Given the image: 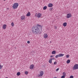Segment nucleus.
<instances>
[{
	"instance_id": "nucleus-15",
	"label": "nucleus",
	"mask_w": 78,
	"mask_h": 78,
	"mask_svg": "<svg viewBox=\"0 0 78 78\" xmlns=\"http://www.w3.org/2000/svg\"><path fill=\"white\" fill-rule=\"evenodd\" d=\"M60 57H62L64 55L62 54H59Z\"/></svg>"
},
{
	"instance_id": "nucleus-16",
	"label": "nucleus",
	"mask_w": 78,
	"mask_h": 78,
	"mask_svg": "<svg viewBox=\"0 0 78 78\" xmlns=\"http://www.w3.org/2000/svg\"><path fill=\"white\" fill-rule=\"evenodd\" d=\"M70 62V59H69L67 61V64H69Z\"/></svg>"
},
{
	"instance_id": "nucleus-6",
	"label": "nucleus",
	"mask_w": 78,
	"mask_h": 78,
	"mask_svg": "<svg viewBox=\"0 0 78 78\" xmlns=\"http://www.w3.org/2000/svg\"><path fill=\"white\" fill-rule=\"evenodd\" d=\"M41 16H42V14L39 13H38L37 14V17H38V18H40Z\"/></svg>"
},
{
	"instance_id": "nucleus-32",
	"label": "nucleus",
	"mask_w": 78,
	"mask_h": 78,
	"mask_svg": "<svg viewBox=\"0 0 78 78\" xmlns=\"http://www.w3.org/2000/svg\"><path fill=\"white\" fill-rule=\"evenodd\" d=\"M37 13H36L35 17H37Z\"/></svg>"
},
{
	"instance_id": "nucleus-22",
	"label": "nucleus",
	"mask_w": 78,
	"mask_h": 78,
	"mask_svg": "<svg viewBox=\"0 0 78 78\" xmlns=\"http://www.w3.org/2000/svg\"><path fill=\"white\" fill-rule=\"evenodd\" d=\"M69 56H70L69 55H66V58H69Z\"/></svg>"
},
{
	"instance_id": "nucleus-35",
	"label": "nucleus",
	"mask_w": 78,
	"mask_h": 78,
	"mask_svg": "<svg viewBox=\"0 0 78 78\" xmlns=\"http://www.w3.org/2000/svg\"><path fill=\"white\" fill-rule=\"evenodd\" d=\"M53 55H51V56H50V58H52V57H53Z\"/></svg>"
},
{
	"instance_id": "nucleus-12",
	"label": "nucleus",
	"mask_w": 78,
	"mask_h": 78,
	"mask_svg": "<svg viewBox=\"0 0 78 78\" xmlns=\"http://www.w3.org/2000/svg\"><path fill=\"white\" fill-rule=\"evenodd\" d=\"M21 19V20H24V19H25V16H22Z\"/></svg>"
},
{
	"instance_id": "nucleus-14",
	"label": "nucleus",
	"mask_w": 78,
	"mask_h": 78,
	"mask_svg": "<svg viewBox=\"0 0 78 78\" xmlns=\"http://www.w3.org/2000/svg\"><path fill=\"white\" fill-rule=\"evenodd\" d=\"M52 54H53V55H55L56 54V51H52Z\"/></svg>"
},
{
	"instance_id": "nucleus-23",
	"label": "nucleus",
	"mask_w": 78,
	"mask_h": 78,
	"mask_svg": "<svg viewBox=\"0 0 78 78\" xmlns=\"http://www.w3.org/2000/svg\"><path fill=\"white\" fill-rule=\"evenodd\" d=\"M28 71H26L25 73V74H26V75H28Z\"/></svg>"
},
{
	"instance_id": "nucleus-27",
	"label": "nucleus",
	"mask_w": 78,
	"mask_h": 78,
	"mask_svg": "<svg viewBox=\"0 0 78 78\" xmlns=\"http://www.w3.org/2000/svg\"><path fill=\"white\" fill-rule=\"evenodd\" d=\"M61 78H65V76H62Z\"/></svg>"
},
{
	"instance_id": "nucleus-7",
	"label": "nucleus",
	"mask_w": 78,
	"mask_h": 78,
	"mask_svg": "<svg viewBox=\"0 0 78 78\" xmlns=\"http://www.w3.org/2000/svg\"><path fill=\"white\" fill-rule=\"evenodd\" d=\"M48 6L49 8H51V7H52L53 6V4L51 3H49L48 4Z\"/></svg>"
},
{
	"instance_id": "nucleus-33",
	"label": "nucleus",
	"mask_w": 78,
	"mask_h": 78,
	"mask_svg": "<svg viewBox=\"0 0 78 78\" xmlns=\"http://www.w3.org/2000/svg\"><path fill=\"white\" fill-rule=\"evenodd\" d=\"M59 68H58L56 69V71H58V70H59Z\"/></svg>"
},
{
	"instance_id": "nucleus-31",
	"label": "nucleus",
	"mask_w": 78,
	"mask_h": 78,
	"mask_svg": "<svg viewBox=\"0 0 78 78\" xmlns=\"http://www.w3.org/2000/svg\"><path fill=\"white\" fill-rule=\"evenodd\" d=\"M55 29H56H56H57V27L55 26Z\"/></svg>"
},
{
	"instance_id": "nucleus-9",
	"label": "nucleus",
	"mask_w": 78,
	"mask_h": 78,
	"mask_svg": "<svg viewBox=\"0 0 78 78\" xmlns=\"http://www.w3.org/2000/svg\"><path fill=\"white\" fill-rule=\"evenodd\" d=\"M30 15H31V13H30V12H28L27 14L26 15L27 16H28L29 17L30 16Z\"/></svg>"
},
{
	"instance_id": "nucleus-19",
	"label": "nucleus",
	"mask_w": 78,
	"mask_h": 78,
	"mask_svg": "<svg viewBox=\"0 0 78 78\" xmlns=\"http://www.w3.org/2000/svg\"><path fill=\"white\" fill-rule=\"evenodd\" d=\"M59 57H60V56H59V54H58V55H57L55 56V58H58Z\"/></svg>"
},
{
	"instance_id": "nucleus-24",
	"label": "nucleus",
	"mask_w": 78,
	"mask_h": 78,
	"mask_svg": "<svg viewBox=\"0 0 78 78\" xmlns=\"http://www.w3.org/2000/svg\"><path fill=\"white\" fill-rule=\"evenodd\" d=\"M2 68H3V66H2L1 65H0V69H2Z\"/></svg>"
},
{
	"instance_id": "nucleus-20",
	"label": "nucleus",
	"mask_w": 78,
	"mask_h": 78,
	"mask_svg": "<svg viewBox=\"0 0 78 78\" xmlns=\"http://www.w3.org/2000/svg\"><path fill=\"white\" fill-rule=\"evenodd\" d=\"M11 25L12 26V27H14V23L12 22L11 23Z\"/></svg>"
},
{
	"instance_id": "nucleus-29",
	"label": "nucleus",
	"mask_w": 78,
	"mask_h": 78,
	"mask_svg": "<svg viewBox=\"0 0 78 78\" xmlns=\"http://www.w3.org/2000/svg\"><path fill=\"white\" fill-rule=\"evenodd\" d=\"M27 43H28V44H30V41H27Z\"/></svg>"
},
{
	"instance_id": "nucleus-5",
	"label": "nucleus",
	"mask_w": 78,
	"mask_h": 78,
	"mask_svg": "<svg viewBox=\"0 0 78 78\" xmlns=\"http://www.w3.org/2000/svg\"><path fill=\"white\" fill-rule=\"evenodd\" d=\"M72 16V15L71 13H69L67 14V16H66L67 18V19H69V18H70V17H71Z\"/></svg>"
},
{
	"instance_id": "nucleus-30",
	"label": "nucleus",
	"mask_w": 78,
	"mask_h": 78,
	"mask_svg": "<svg viewBox=\"0 0 78 78\" xmlns=\"http://www.w3.org/2000/svg\"><path fill=\"white\" fill-rule=\"evenodd\" d=\"M49 63H51V62H51V61H50V60H49Z\"/></svg>"
},
{
	"instance_id": "nucleus-37",
	"label": "nucleus",
	"mask_w": 78,
	"mask_h": 78,
	"mask_svg": "<svg viewBox=\"0 0 78 78\" xmlns=\"http://www.w3.org/2000/svg\"><path fill=\"white\" fill-rule=\"evenodd\" d=\"M51 41L50 42V43H51Z\"/></svg>"
},
{
	"instance_id": "nucleus-10",
	"label": "nucleus",
	"mask_w": 78,
	"mask_h": 78,
	"mask_svg": "<svg viewBox=\"0 0 78 78\" xmlns=\"http://www.w3.org/2000/svg\"><path fill=\"white\" fill-rule=\"evenodd\" d=\"M6 25L4 24L3 25V29H4V30H5V29H6Z\"/></svg>"
},
{
	"instance_id": "nucleus-18",
	"label": "nucleus",
	"mask_w": 78,
	"mask_h": 78,
	"mask_svg": "<svg viewBox=\"0 0 78 78\" xmlns=\"http://www.w3.org/2000/svg\"><path fill=\"white\" fill-rule=\"evenodd\" d=\"M20 75V72H18L17 73V76H19Z\"/></svg>"
},
{
	"instance_id": "nucleus-2",
	"label": "nucleus",
	"mask_w": 78,
	"mask_h": 78,
	"mask_svg": "<svg viewBox=\"0 0 78 78\" xmlns=\"http://www.w3.org/2000/svg\"><path fill=\"white\" fill-rule=\"evenodd\" d=\"M19 6V4L18 3H15L13 4L12 8L13 9H17V7Z\"/></svg>"
},
{
	"instance_id": "nucleus-26",
	"label": "nucleus",
	"mask_w": 78,
	"mask_h": 78,
	"mask_svg": "<svg viewBox=\"0 0 78 78\" xmlns=\"http://www.w3.org/2000/svg\"><path fill=\"white\" fill-rule=\"evenodd\" d=\"M70 78H73V76H71L70 77Z\"/></svg>"
},
{
	"instance_id": "nucleus-11",
	"label": "nucleus",
	"mask_w": 78,
	"mask_h": 78,
	"mask_svg": "<svg viewBox=\"0 0 78 78\" xmlns=\"http://www.w3.org/2000/svg\"><path fill=\"white\" fill-rule=\"evenodd\" d=\"M33 67H34V65H32L30 66V69H33Z\"/></svg>"
},
{
	"instance_id": "nucleus-39",
	"label": "nucleus",
	"mask_w": 78,
	"mask_h": 78,
	"mask_svg": "<svg viewBox=\"0 0 78 78\" xmlns=\"http://www.w3.org/2000/svg\"><path fill=\"white\" fill-rule=\"evenodd\" d=\"M56 78V77H55V78Z\"/></svg>"
},
{
	"instance_id": "nucleus-8",
	"label": "nucleus",
	"mask_w": 78,
	"mask_h": 78,
	"mask_svg": "<svg viewBox=\"0 0 78 78\" xmlns=\"http://www.w3.org/2000/svg\"><path fill=\"white\" fill-rule=\"evenodd\" d=\"M47 37H48V35H47V34H44V39H46V38H47Z\"/></svg>"
},
{
	"instance_id": "nucleus-36",
	"label": "nucleus",
	"mask_w": 78,
	"mask_h": 78,
	"mask_svg": "<svg viewBox=\"0 0 78 78\" xmlns=\"http://www.w3.org/2000/svg\"><path fill=\"white\" fill-rule=\"evenodd\" d=\"M55 59V58H52V60H54Z\"/></svg>"
},
{
	"instance_id": "nucleus-21",
	"label": "nucleus",
	"mask_w": 78,
	"mask_h": 78,
	"mask_svg": "<svg viewBox=\"0 0 78 78\" xmlns=\"http://www.w3.org/2000/svg\"><path fill=\"white\" fill-rule=\"evenodd\" d=\"M63 76H66V73L63 72Z\"/></svg>"
},
{
	"instance_id": "nucleus-13",
	"label": "nucleus",
	"mask_w": 78,
	"mask_h": 78,
	"mask_svg": "<svg viewBox=\"0 0 78 78\" xmlns=\"http://www.w3.org/2000/svg\"><path fill=\"white\" fill-rule=\"evenodd\" d=\"M64 27H66L67 26V23H63Z\"/></svg>"
},
{
	"instance_id": "nucleus-28",
	"label": "nucleus",
	"mask_w": 78,
	"mask_h": 78,
	"mask_svg": "<svg viewBox=\"0 0 78 78\" xmlns=\"http://www.w3.org/2000/svg\"><path fill=\"white\" fill-rule=\"evenodd\" d=\"M54 64L55 65V64H57L56 62H54Z\"/></svg>"
},
{
	"instance_id": "nucleus-25",
	"label": "nucleus",
	"mask_w": 78,
	"mask_h": 78,
	"mask_svg": "<svg viewBox=\"0 0 78 78\" xmlns=\"http://www.w3.org/2000/svg\"><path fill=\"white\" fill-rule=\"evenodd\" d=\"M53 8H52V7H51V8H50V9H49V11H51V10H52V9H53Z\"/></svg>"
},
{
	"instance_id": "nucleus-4",
	"label": "nucleus",
	"mask_w": 78,
	"mask_h": 78,
	"mask_svg": "<svg viewBox=\"0 0 78 78\" xmlns=\"http://www.w3.org/2000/svg\"><path fill=\"white\" fill-rule=\"evenodd\" d=\"M44 75V72L43 71H40V74L37 75L38 77H40V76H42Z\"/></svg>"
},
{
	"instance_id": "nucleus-34",
	"label": "nucleus",
	"mask_w": 78,
	"mask_h": 78,
	"mask_svg": "<svg viewBox=\"0 0 78 78\" xmlns=\"http://www.w3.org/2000/svg\"><path fill=\"white\" fill-rule=\"evenodd\" d=\"M49 61H52V58H51L50 59Z\"/></svg>"
},
{
	"instance_id": "nucleus-1",
	"label": "nucleus",
	"mask_w": 78,
	"mask_h": 78,
	"mask_svg": "<svg viewBox=\"0 0 78 78\" xmlns=\"http://www.w3.org/2000/svg\"><path fill=\"white\" fill-rule=\"evenodd\" d=\"M42 28V26L40 25H37L36 26H34L32 28V32L34 34H39L41 33L40 29Z\"/></svg>"
},
{
	"instance_id": "nucleus-17",
	"label": "nucleus",
	"mask_w": 78,
	"mask_h": 78,
	"mask_svg": "<svg viewBox=\"0 0 78 78\" xmlns=\"http://www.w3.org/2000/svg\"><path fill=\"white\" fill-rule=\"evenodd\" d=\"M47 6H44L43 7V9H44V10H45V9H47Z\"/></svg>"
},
{
	"instance_id": "nucleus-3",
	"label": "nucleus",
	"mask_w": 78,
	"mask_h": 78,
	"mask_svg": "<svg viewBox=\"0 0 78 78\" xmlns=\"http://www.w3.org/2000/svg\"><path fill=\"white\" fill-rule=\"evenodd\" d=\"M73 70H76L77 69H78V64H75L73 67Z\"/></svg>"
},
{
	"instance_id": "nucleus-38",
	"label": "nucleus",
	"mask_w": 78,
	"mask_h": 78,
	"mask_svg": "<svg viewBox=\"0 0 78 78\" xmlns=\"http://www.w3.org/2000/svg\"><path fill=\"white\" fill-rule=\"evenodd\" d=\"M4 0V1H5V0Z\"/></svg>"
}]
</instances>
